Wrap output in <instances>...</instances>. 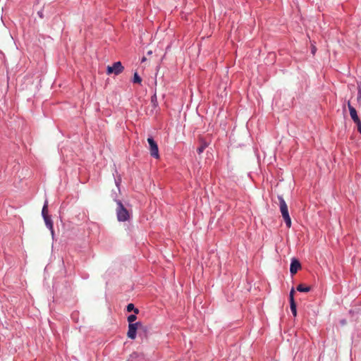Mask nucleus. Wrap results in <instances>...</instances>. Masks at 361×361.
Returning <instances> with one entry per match:
<instances>
[{"mask_svg":"<svg viewBox=\"0 0 361 361\" xmlns=\"http://www.w3.org/2000/svg\"><path fill=\"white\" fill-rule=\"evenodd\" d=\"M127 311H133L135 314H138L139 312V310L137 308H135L134 305L133 303H130L127 305Z\"/></svg>","mask_w":361,"mask_h":361,"instance_id":"f8f14e48","label":"nucleus"},{"mask_svg":"<svg viewBox=\"0 0 361 361\" xmlns=\"http://www.w3.org/2000/svg\"><path fill=\"white\" fill-rule=\"evenodd\" d=\"M137 319V317L135 314H130L128 317V322L129 324H134L133 322H135Z\"/></svg>","mask_w":361,"mask_h":361,"instance_id":"f3484780","label":"nucleus"},{"mask_svg":"<svg viewBox=\"0 0 361 361\" xmlns=\"http://www.w3.org/2000/svg\"><path fill=\"white\" fill-rule=\"evenodd\" d=\"M140 354L137 352H133L132 354H130L129 358L127 361H133L134 360L140 357Z\"/></svg>","mask_w":361,"mask_h":361,"instance_id":"4468645a","label":"nucleus"},{"mask_svg":"<svg viewBox=\"0 0 361 361\" xmlns=\"http://www.w3.org/2000/svg\"><path fill=\"white\" fill-rule=\"evenodd\" d=\"M357 126L358 131L361 133V121H359V122L355 123Z\"/></svg>","mask_w":361,"mask_h":361,"instance_id":"6ab92c4d","label":"nucleus"},{"mask_svg":"<svg viewBox=\"0 0 361 361\" xmlns=\"http://www.w3.org/2000/svg\"><path fill=\"white\" fill-rule=\"evenodd\" d=\"M348 109L350 111V115L351 116V118L353 120V121L355 123L359 122V121H360V120L357 114V111H356L355 109L350 104V102H348Z\"/></svg>","mask_w":361,"mask_h":361,"instance_id":"0eeeda50","label":"nucleus"},{"mask_svg":"<svg viewBox=\"0 0 361 361\" xmlns=\"http://www.w3.org/2000/svg\"><path fill=\"white\" fill-rule=\"evenodd\" d=\"M357 102L359 109H361V82L357 83Z\"/></svg>","mask_w":361,"mask_h":361,"instance_id":"1a4fd4ad","label":"nucleus"},{"mask_svg":"<svg viewBox=\"0 0 361 361\" xmlns=\"http://www.w3.org/2000/svg\"><path fill=\"white\" fill-rule=\"evenodd\" d=\"M145 60H146V58H145V57H143V58L142 59V61H145Z\"/></svg>","mask_w":361,"mask_h":361,"instance_id":"412c9836","label":"nucleus"},{"mask_svg":"<svg viewBox=\"0 0 361 361\" xmlns=\"http://www.w3.org/2000/svg\"><path fill=\"white\" fill-rule=\"evenodd\" d=\"M43 219L47 228L51 231V233L54 234L53 222L51 219V216L49 215L43 217Z\"/></svg>","mask_w":361,"mask_h":361,"instance_id":"6e6552de","label":"nucleus"},{"mask_svg":"<svg viewBox=\"0 0 361 361\" xmlns=\"http://www.w3.org/2000/svg\"><path fill=\"white\" fill-rule=\"evenodd\" d=\"M42 215L43 217L46 216H49L47 201H45V202H44V204L42 210Z\"/></svg>","mask_w":361,"mask_h":361,"instance_id":"9b49d317","label":"nucleus"},{"mask_svg":"<svg viewBox=\"0 0 361 361\" xmlns=\"http://www.w3.org/2000/svg\"><path fill=\"white\" fill-rule=\"evenodd\" d=\"M312 52L313 54H314V52H315V47H314L312 48Z\"/></svg>","mask_w":361,"mask_h":361,"instance_id":"aec40b11","label":"nucleus"},{"mask_svg":"<svg viewBox=\"0 0 361 361\" xmlns=\"http://www.w3.org/2000/svg\"><path fill=\"white\" fill-rule=\"evenodd\" d=\"M279 200L280 211L288 228L291 226V219L289 216L288 206L281 196L278 197Z\"/></svg>","mask_w":361,"mask_h":361,"instance_id":"f257e3e1","label":"nucleus"},{"mask_svg":"<svg viewBox=\"0 0 361 361\" xmlns=\"http://www.w3.org/2000/svg\"><path fill=\"white\" fill-rule=\"evenodd\" d=\"M290 310L294 317L297 315V310H296V304L295 301L290 302Z\"/></svg>","mask_w":361,"mask_h":361,"instance_id":"ddd939ff","label":"nucleus"},{"mask_svg":"<svg viewBox=\"0 0 361 361\" xmlns=\"http://www.w3.org/2000/svg\"><path fill=\"white\" fill-rule=\"evenodd\" d=\"M147 142L149 145L150 155L155 159H159V154L157 142L152 137L147 138Z\"/></svg>","mask_w":361,"mask_h":361,"instance_id":"20e7f679","label":"nucleus"},{"mask_svg":"<svg viewBox=\"0 0 361 361\" xmlns=\"http://www.w3.org/2000/svg\"><path fill=\"white\" fill-rule=\"evenodd\" d=\"M294 294H295V289L293 288L290 291V295H289L290 302L295 301Z\"/></svg>","mask_w":361,"mask_h":361,"instance_id":"a211bd4d","label":"nucleus"},{"mask_svg":"<svg viewBox=\"0 0 361 361\" xmlns=\"http://www.w3.org/2000/svg\"><path fill=\"white\" fill-rule=\"evenodd\" d=\"M123 69H124V68L122 66L121 63L120 61H117V62L114 63V64L111 66H107L106 73L108 75H110L112 73H114L115 75H118L123 71Z\"/></svg>","mask_w":361,"mask_h":361,"instance_id":"7ed1b4c3","label":"nucleus"},{"mask_svg":"<svg viewBox=\"0 0 361 361\" xmlns=\"http://www.w3.org/2000/svg\"><path fill=\"white\" fill-rule=\"evenodd\" d=\"M301 268L300 262L296 259H293L290 263V271L292 275L295 274Z\"/></svg>","mask_w":361,"mask_h":361,"instance_id":"423d86ee","label":"nucleus"},{"mask_svg":"<svg viewBox=\"0 0 361 361\" xmlns=\"http://www.w3.org/2000/svg\"><path fill=\"white\" fill-rule=\"evenodd\" d=\"M207 147V145L206 143H202L197 149L198 154L202 153Z\"/></svg>","mask_w":361,"mask_h":361,"instance_id":"dca6fc26","label":"nucleus"},{"mask_svg":"<svg viewBox=\"0 0 361 361\" xmlns=\"http://www.w3.org/2000/svg\"><path fill=\"white\" fill-rule=\"evenodd\" d=\"M141 82H142L141 78L138 75V74L137 73H135L134 76H133V82L140 84Z\"/></svg>","mask_w":361,"mask_h":361,"instance_id":"2eb2a0df","label":"nucleus"},{"mask_svg":"<svg viewBox=\"0 0 361 361\" xmlns=\"http://www.w3.org/2000/svg\"><path fill=\"white\" fill-rule=\"evenodd\" d=\"M310 290H311V287L310 286H305L303 284H299L297 286V290H298L300 292L307 293Z\"/></svg>","mask_w":361,"mask_h":361,"instance_id":"9d476101","label":"nucleus"},{"mask_svg":"<svg viewBox=\"0 0 361 361\" xmlns=\"http://www.w3.org/2000/svg\"><path fill=\"white\" fill-rule=\"evenodd\" d=\"M142 324L140 322H136L135 324H128V331L127 333V336L130 339H135L136 337V332L138 327L141 326Z\"/></svg>","mask_w":361,"mask_h":361,"instance_id":"39448f33","label":"nucleus"},{"mask_svg":"<svg viewBox=\"0 0 361 361\" xmlns=\"http://www.w3.org/2000/svg\"><path fill=\"white\" fill-rule=\"evenodd\" d=\"M116 214L119 221H126L129 219L130 214L128 211L124 207L121 201L117 202Z\"/></svg>","mask_w":361,"mask_h":361,"instance_id":"f03ea898","label":"nucleus"}]
</instances>
